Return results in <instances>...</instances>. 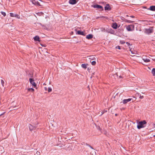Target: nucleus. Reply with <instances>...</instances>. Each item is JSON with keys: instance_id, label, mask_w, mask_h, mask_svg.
Returning <instances> with one entry per match:
<instances>
[{"instance_id": "nucleus-1", "label": "nucleus", "mask_w": 155, "mask_h": 155, "mask_svg": "<svg viewBox=\"0 0 155 155\" xmlns=\"http://www.w3.org/2000/svg\"><path fill=\"white\" fill-rule=\"evenodd\" d=\"M146 124V122L145 120L139 122L138 123L137 128L138 129H140L141 128H143L145 126Z\"/></svg>"}, {"instance_id": "nucleus-2", "label": "nucleus", "mask_w": 155, "mask_h": 155, "mask_svg": "<svg viewBox=\"0 0 155 155\" xmlns=\"http://www.w3.org/2000/svg\"><path fill=\"white\" fill-rule=\"evenodd\" d=\"M126 28L128 31H132L134 29V26L130 25L126 26Z\"/></svg>"}, {"instance_id": "nucleus-3", "label": "nucleus", "mask_w": 155, "mask_h": 155, "mask_svg": "<svg viewBox=\"0 0 155 155\" xmlns=\"http://www.w3.org/2000/svg\"><path fill=\"white\" fill-rule=\"evenodd\" d=\"M153 27H150L149 28L145 29V32L147 34H150L153 32Z\"/></svg>"}, {"instance_id": "nucleus-4", "label": "nucleus", "mask_w": 155, "mask_h": 155, "mask_svg": "<svg viewBox=\"0 0 155 155\" xmlns=\"http://www.w3.org/2000/svg\"><path fill=\"white\" fill-rule=\"evenodd\" d=\"M142 58L143 61L146 62H148L150 61L149 59L150 58L149 57H147L145 56H142Z\"/></svg>"}, {"instance_id": "nucleus-5", "label": "nucleus", "mask_w": 155, "mask_h": 155, "mask_svg": "<svg viewBox=\"0 0 155 155\" xmlns=\"http://www.w3.org/2000/svg\"><path fill=\"white\" fill-rule=\"evenodd\" d=\"M29 80L30 83L34 87H35L36 86V84L34 82V80L32 78H30Z\"/></svg>"}, {"instance_id": "nucleus-6", "label": "nucleus", "mask_w": 155, "mask_h": 155, "mask_svg": "<svg viewBox=\"0 0 155 155\" xmlns=\"http://www.w3.org/2000/svg\"><path fill=\"white\" fill-rule=\"evenodd\" d=\"M28 127L29 129L31 131L37 128V126H33V125H32L31 124H29Z\"/></svg>"}, {"instance_id": "nucleus-7", "label": "nucleus", "mask_w": 155, "mask_h": 155, "mask_svg": "<svg viewBox=\"0 0 155 155\" xmlns=\"http://www.w3.org/2000/svg\"><path fill=\"white\" fill-rule=\"evenodd\" d=\"M10 16L12 17H15L18 18V19H19L20 18V16L19 15L17 14H14L12 13H10Z\"/></svg>"}, {"instance_id": "nucleus-8", "label": "nucleus", "mask_w": 155, "mask_h": 155, "mask_svg": "<svg viewBox=\"0 0 155 155\" xmlns=\"http://www.w3.org/2000/svg\"><path fill=\"white\" fill-rule=\"evenodd\" d=\"M93 7L94 8H97L101 10L103 9V8L101 6L98 5H94L93 6Z\"/></svg>"}, {"instance_id": "nucleus-9", "label": "nucleus", "mask_w": 155, "mask_h": 155, "mask_svg": "<svg viewBox=\"0 0 155 155\" xmlns=\"http://www.w3.org/2000/svg\"><path fill=\"white\" fill-rule=\"evenodd\" d=\"M31 2L35 5H40L38 0H30Z\"/></svg>"}, {"instance_id": "nucleus-10", "label": "nucleus", "mask_w": 155, "mask_h": 155, "mask_svg": "<svg viewBox=\"0 0 155 155\" xmlns=\"http://www.w3.org/2000/svg\"><path fill=\"white\" fill-rule=\"evenodd\" d=\"M132 100L131 98H129L127 99H124L122 101V103L124 104H126L127 102L131 101Z\"/></svg>"}, {"instance_id": "nucleus-11", "label": "nucleus", "mask_w": 155, "mask_h": 155, "mask_svg": "<svg viewBox=\"0 0 155 155\" xmlns=\"http://www.w3.org/2000/svg\"><path fill=\"white\" fill-rule=\"evenodd\" d=\"M148 9L152 11H155V6H150Z\"/></svg>"}, {"instance_id": "nucleus-12", "label": "nucleus", "mask_w": 155, "mask_h": 155, "mask_svg": "<svg viewBox=\"0 0 155 155\" xmlns=\"http://www.w3.org/2000/svg\"><path fill=\"white\" fill-rule=\"evenodd\" d=\"M76 0H69V3L70 4L74 5L76 4Z\"/></svg>"}, {"instance_id": "nucleus-13", "label": "nucleus", "mask_w": 155, "mask_h": 155, "mask_svg": "<svg viewBox=\"0 0 155 155\" xmlns=\"http://www.w3.org/2000/svg\"><path fill=\"white\" fill-rule=\"evenodd\" d=\"M93 37V35L92 34H89L87 35L86 36V38L88 39H90L92 38Z\"/></svg>"}, {"instance_id": "nucleus-14", "label": "nucleus", "mask_w": 155, "mask_h": 155, "mask_svg": "<svg viewBox=\"0 0 155 155\" xmlns=\"http://www.w3.org/2000/svg\"><path fill=\"white\" fill-rule=\"evenodd\" d=\"M77 33L78 35H85L84 34V32L81 31H78L77 32Z\"/></svg>"}, {"instance_id": "nucleus-15", "label": "nucleus", "mask_w": 155, "mask_h": 155, "mask_svg": "<svg viewBox=\"0 0 155 155\" xmlns=\"http://www.w3.org/2000/svg\"><path fill=\"white\" fill-rule=\"evenodd\" d=\"M117 23H115L113 24L112 25V27L114 29H116L117 28Z\"/></svg>"}, {"instance_id": "nucleus-16", "label": "nucleus", "mask_w": 155, "mask_h": 155, "mask_svg": "<svg viewBox=\"0 0 155 155\" xmlns=\"http://www.w3.org/2000/svg\"><path fill=\"white\" fill-rule=\"evenodd\" d=\"M35 41H39V38L38 36H36L34 38Z\"/></svg>"}, {"instance_id": "nucleus-17", "label": "nucleus", "mask_w": 155, "mask_h": 155, "mask_svg": "<svg viewBox=\"0 0 155 155\" xmlns=\"http://www.w3.org/2000/svg\"><path fill=\"white\" fill-rule=\"evenodd\" d=\"M105 10H109L110 9V7L108 5H107L105 7Z\"/></svg>"}, {"instance_id": "nucleus-18", "label": "nucleus", "mask_w": 155, "mask_h": 155, "mask_svg": "<svg viewBox=\"0 0 155 155\" xmlns=\"http://www.w3.org/2000/svg\"><path fill=\"white\" fill-rule=\"evenodd\" d=\"M87 64H81V66L84 69H86L87 68Z\"/></svg>"}, {"instance_id": "nucleus-19", "label": "nucleus", "mask_w": 155, "mask_h": 155, "mask_svg": "<svg viewBox=\"0 0 155 155\" xmlns=\"http://www.w3.org/2000/svg\"><path fill=\"white\" fill-rule=\"evenodd\" d=\"M125 21L126 22L129 23H132L134 22V21H130V20H127V19L125 20Z\"/></svg>"}, {"instance_id": "nucleus-20", "label": "nucleus", "mask_w": 155, "mask_h": 155, "mask_svg": "<svg viewBox=\"0 0 155 155\" xmlns=\"http://www.w3.org/2000/svg\"><path fill=\"white\" fill-rule=\"evenodd\" d=\"M152 73L153 76H155V68H153L152 70Z\"/></svg>"}, {"instance_id": "nucleus-21", "label": "nucleus", "mask_w": 155, "mask_h": 155, "mask_svg": "<svg viewBox=\"0 0 155 155\" xmlns=\"http://www.w3.org/2000/svg\"><path fill=\"white\" fill-rule=\"evenodd\" d=\"M28 90V91H31L32 92H33L34 91V89L33 88H29Z\"/></svg>"}, {"instance_id": "nucleus-22", "label": "nucleus", "mask_w": 155, "mask_h": 155, "mask_svg": "<svg viewBox=\"0 0 155 155\" xmlns=\"http://www.w3.org/2000/svg\"><path fill=\"white\" fill-rule=\"evenodd\" d=\"M91 64L93 65H94L96 64V62L95 61H93L91 62Z\"/></svg>"}, {"instance_id": "nucleus-23", "label": "nucleus", "mask_w": 155, "mask_h": 155, "mask_svg": "<svg viewBox=\"0 0 155 155\" xmlns=\"http://www.w3.org/2000/svg\"><path fill=\"white\" fill-rule=\"evenodd\" d=\"M1 84H2V86H3V87H4V83H5L4 81L2 80H1Z\"/></svg>"}, {"instance_id": "nucleus-24", "label": "nucleus", "mask_w": 155, "mask_h": 155, "mask_svg": "<svg viewBox=\"0 0 155 155\" xmlns=\"http://www.w3.org/2000/svg\"><path fill=\"white\" fill-rule=\"evenodd\" d=\"M38 122H37L35 123L34 124H33V126H37V127L38 125Z\"/></svg>"}, {"instance_id": "nucleus-25", "label": "nucleus", "mask_w": 155, "mask_h": 155, "mask_svg": "<svg viewBox=\"0 0 155 155\" xmlns=\"http://www.w3.org/2000/svg\"><path fill=\"white\" fill-rule=\"evenodd\" d=\"M2 14L4 16H5L6 15V13L4 12H1Z\"/></svg>"}, {"instance_id": "nucleus-26", "label": "nucleus", "mask_w": 155, "mask_h": 155, "mask_svg": "<svg viewBox=\"0 0 155 155\" xmlns=\"http://www.w3.org/2000/svg\"><path fill=\"white\" fill-rule=\"evenodd\" d=\"M120 42L122 44H124L125 43V42L124 41H120Z\"/></svg>"}, {"instance_id": "nucleus-27", "label": "nucleus", "mask_w": 155, "mask_h": 155, "mask_svg": "<svg viewBox=\"0 0 155 155\" xmlns=\"http://www.w3.org/2000/svg\"><path fill=\"white\" fill-rule=\"evenodd\" d=\"M37 14L39 16H41L43 14V13L42 12H41L38 13V14Z\"/></svg>"}, {"instance_id": "nucleus-28", "label": "nucleus", "mask_w": 155, "mask_h": 155, "mask_svg": "<svg viewBox=\"0 0 155 155\" xmlns=\"http://www.w3.org/2000/svg\"><path fill=\"white\" fill-rule=\"evenodd\" d=\"M52 89L51 88L49 87L48 90V92H50L51 91Z\"/></svg>"}, {"instance_id": "nucleus-29", "label": "nucleus", "mask_w": 155, "mask_h": 155, "mask_svg": "<svg viewBox=\"0 0 155 155\" xmlns=\"http://www.w3.org/2000/svg\"><path fill=\"white\" fill-rule=\"evenodd\" d=\"M116 48L117 49H120V48L119 46H117L116 47Z\"/></svg>"}, {"instance_id": "nucleus-30", "label": "nucleus", "mask_w": 155, "mask_h": 155, "mask_svg": "<svg viewBox=\"0 0 155 155\" xmlns=\"http://www.w3.org/2000/svg\"><path fill=\"white\" fill-rule=\"evenodd\" d=\"M139 98L140 99H142L143 98V96H141V95H140V96Z\"/></svg>"}, {"instance_id": "nucleus-31", "label": "nucleus", "mask_w": 155, "mask_h": 155, "mask_svg": "<svg viewBox=\"0 0 155 155\" xmlns=\"http://www.w3.org/2000/svg\"><path fill=\"white\" fill-rule=\"evenodd\" d=\"M130 51H131V53L133 54H136V52H133L132 51H131V50H130Z\"/></svg>"}, {"instance_id": "nucleus-32", "label": "nucleus", "mask_w": 155, "mask_h": 155, "mask_svg": "<svg viewBox=\"0 0 155 155\" xmlns=\"http://www.w3.org/2000/svg\"><path fill=\"white\" fill-rule=\"evenodd\" d=\"M36 154L38 155H40V153L39 152L37 151L36 152Z\"/></svg>"}, {"instance_id": "nucleus-33", "label": "nucleus", "mask_w": 155, "mask_h": 155, "mask_svg": "<svg viewBox=\"0 0 155 155\" xmlns=\"http://www.w3.org/2000/svg\"><path fill=\"white\" fill-rule=\"evenodd\" d=\"M90 59H91L92 60H94V59H95V58L94 57H92V58H90Z\"/></svg>"}, {"instance_id": "nucleus-34", "label": "nucleus", "mask_w": 155, "mask_h": 155, "mask_svg": "<svg viewBox=\"0 0 155 155\" xmlns=\"http://www.w3.org/2000/svg\"><path fill=\"white\" fill-rule=\"evenodd\" d=\"M104 113V111H102V112H101V115H102Z\"/></svg>"}, {"instance_id": "nucleus-35", "label": "nucleus", "mask_w": 155, "mask_h": 155, "mask_svg": "<svg viewBox=\"0 0 155 155\" xmlns=\"http://www.w3.org/2000/svg\"><path fill=\"white\" fill-rule=\"evenodd\" d=\"M45 91H47V88L46 87H45Z\"/></svg>"}, {"instance_id": "nucleus-36", "label": "nucleus", "mask_w": 155, "mask_h": 155, "mask_svg": "<svg viewBox=\"0 0 155 155\" xmlns=\"http://www.w3.org/2000/svg\"><path fill=\"white\" fill-rule=\"evenodd\" d=\"M88 146H89L90 147H91V148H92V149H93V148H92V147L91 146H90V145H88Z\"/></svg>"}, {"instance_id": "nucleus-37", "label": "nucleus", "mask_w": 155, "mask_h": 155, "mask_svg": "<svg viewBox=\"0 0 155 155\" xmlns=\"http://www.w3.org/2000/svg\"><path fill=\"white\" fill-rule=\"evenodd\" d=\"M131 17L132 18H134V16H131Z\"/></svg>"}, {"instance_id": "nucleus-38", "label": "nucleus", "mask_w": 155, "mask_h": 155, "mask_svg": "<svg viewBox=\"0 0 155 155\" xmlns=\"http://www.w3.org/2000/svg\"><path fill=\"white\" fill-rule=\"evenodd\" d=\"M1 149H3V147H1Z\"/></svg>"}, {"instance_id": "nucleus-39", "label": "nucleus", "mask_w": 155, "mask_h": 155, "mask_svg": "<svg viewBox=\"0 0 155 155\" xmlns=\"http://www.w3.org/2000/svg\"><path fill=\"white\" fill-rule=\"evenodd\" d=\"M107 112V110H105L104 112Z\"/></svg>"}, {"instance_id": "nucleus-40", "label": "nucleus", "mask_w": 155, "mask_h": 155, "mask_svg": "<svg viewBox=\"0 0 155 155\" xmlns=\"http://www.w3.org/2000/svg\"><path fill=\"white\" fill-rule=\"evenodd\" d=\"M119 77L121 78V76H119Z\"/></svg>"}, {"instance_id": "nucleus-41", "label": "nucleus", "mask_w": 155, "mask_h": 155, "mask_svg": "<svg viewBox=\"0 0 155 155\" xmlns=\"http://www.w3.org/2000/svg\"><path fill=\"white\" fill-rule=\"evenodd\" d=\"M44 84V85H45V83H44V84Z\"/></svg>"}, {"instance_id": "nucleus-42", "label": "nucleus", "mask_w": 155, "mask_h": 155, "mask_svg": "<svg viewBox=\"0 0 155 155\" xmlns=\"http://www.w3.org/2000/svg\"><path fill=\"white\" fill-rule=\"evenodd\" d=\"M153 137H155V135H154Z\"/></svg>"}, {"instance_id": "nucleus-43", "label": "nucleus", "mask_w": 155, "mask_h": 155, "mask_svg": "<svg viewBox=\"0 0 155 155\" xmlns=\"http://www.w3.org/2000/svg\"><path fill=\"white\" fill-rule=\"evenodd\" d=\"M117 114H115V115H116V116H117Z\"/></svg>"}]
</instances>
